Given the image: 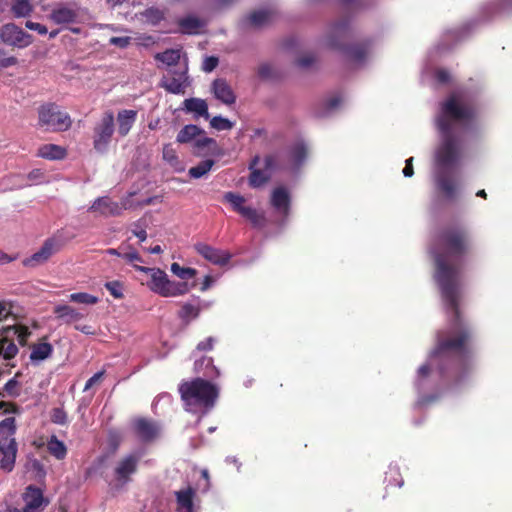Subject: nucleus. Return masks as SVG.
Segmentation results:
<instances>
[{
	"mask_svg": "<svg viewBox=\"0 0 512 512\" xmlns=\"http://www.w3.org/2000/svg\"><path fill=\"white\" fill-rule=\"evenodd\" d=\"M466 247L465 234L453 230L439 235L431 251L435 261L434 279L450 315V324L447 330L438 332L435 349L417 369L414 387L420 407L436 403L470 370L465 343L472 332L459 311L462 296L460 265Z\"/></svg>",
	"mask_w": 512,
	"mask_h": 512,
	"instance_id": "obj_1",
	"label": "nucleus"
},
{
	"mask_svg": "<svg viewBox=\"0 0 512 512\" xmlns=\"http://www.w3.org/2000/svg\"><path fill=\"white\" fill-rule=\"evenodd\" d=\"M484 122L483 109L468 89H456L439 103L433 178L437 191L447 200L455 199L460 190L466 138L478 133Z\"/></svg>",
	"mask_w": 512,
	"mask_h": 512,
	"instance_id": "obj_2",
	"label": "nucleus"
},
{
	"mask_svg": "<svg viewBox=\"0 0 512 512\" xmlns=\"http://www.w3.org/2000/svg\"><path fill=\"white\" fill-rule=\"evenodd\" d=\"M352 37V29L347 20L337 21L330 25L325 36V44L331 49L342 51L347 60L354 66L364 65L373 54L371 41H364L347 46Z\"/></svg>",
	"mask_w": 512,
	"mask_h": 512,
	"instance_id": "obj_3",
	"label": "nucleus"
},
{
	"mask_svg": "<svg viewBox=\"0 0 512 512\" xmlns=\"http://www.w3.org/2000/svg\"><path fill=\"white\" fill-rule=\"evenodd\" d=\"M179 393L186 411L204 415L214 407L219 390L209 381L195 378L182 382L179 385Z\"/></svg>",
	"mask_w": 512,
	"mask_h": 512,
	"instance_id": "obj_4",
	"label": "nucleus"
},
{
	"mask_svg": "<svg viewBox=\"0 0 512 512\" xmlns=\"http://www.w3.org/2000/svg\"><path fill=\"white\" fill-rule=\"evenodd\" d=\"M134 268L149 277L146 286L151 292L161 297H180L186 295L191 289L187 282L171 280L167 273L160 268L139 265H134Z\"/></svg>",
	"mask_w": 512,
	"mask_h": 512,
	"instance_id": "obj_5",
	"label": "nucleus"
},
{
	"mask_svg": "<svg viewBox=\"0 0 512 512\" xmlns=\"http://www.w3.org/2000/svg\"><path fill=\"white\" fill-rule=\"evenodd\" d=\"M15 418L7 417L0 422V454L2 456L0 460V467L10 472L14 468L16 454H17V443L15 441Z\"/></svg>",
	"mask_w": 512,
	"mask_h": 512,
	"instance_id": "obj_6",
	"label": "nucleus"
},
{
	"mask_svg": "<svg viewBox=\"0 0 512 512\" xmlns=\"http://www.w3.org/2000/svg\"><path fill=\"white\" fill-rule=\"evenodd\" d=\"M71 124L70 116L54 103L41 105L38 109V127L45 131H66Z\"/></svg>",
	"mask_w": 512,
	"mask_h": 512,
	"instance_id": "obj_7",
	"label": "nucleus"
},
{
	"mask_svg": "<svg viewBox=\"0 0 512 512\" xmlns=\"http://www.w3.org/2000/svg\"><path fill=\"white\" fill-rule=\"evenodd\" d=\"M29 334L28 329L22 326H7L4 328L0 339V356L5 360L13 359L19 350L12 339L16 338L21 345H24Z\"/></svg>",
	"mask_w": 512,
	"mask_h": 512,
	"instance_id": "obj_8",
	"label": "nucleus"
},
{
	"mask_svg": "<svg viewBox=\"0 0 512 512\" xmlns=\"http://www.w3.org/2000/svg\"><path fill=\"white\" fill-rule=\"evenodd\" d=\"M115 131V119L112 112H105L95 124L93 132V147L99 153H105Z\"/></svg>",
	"mask_w": 512,
	"mask_h": 512,
	"instance_id": "obj_9",
	"label": "nucleus"
},
{
	"mask_svg": "<svg viewBox=\"0 0 512 512\" xmlns=\"http://www.w3.org/2000/svg\"><path fill=\"white\" fill-rule=\"evenodd\" d=\"M142 456V451H134L124 455L115 463L113 473L116 487H123L131 480Z\"/></svg>",
	"mask_w": 512,
	"mask_h": 512,
	"instance_id": "obj_10",
	"label": "nucleus"
},
{
	"mask_svg": "<svg viewBox=\"0 0 512 512\" xmlns=\"http://www.w3.org/2000/svg\"><path fill=\"white\" fill-rule=\"evenodd\" d=\"M0 39L3 43L17 47L26 48L33 42V37L14 23H8L0 28Z\"/></svg>",
	"mask_w": 512,
	"mask_h": 512,
	"instance_id": "obj_11",
	"label": "nucleus"
},
{
	"mask_svg": "<svg viewBox=\"0 0 512 512\" xmlns=\"http://www.w3.org/2000/svg\"><path fill=\"white\" fill-rule=\"evenodd\" d=\"M22 499L24 506L17 512H43L49 501L43 495V491L33 485L26 487Z\"/></svg>",
	"mask_w": 512,
	"mask_h": 512,
	"instance_id": "obj_12",
	"label": "nucleus"
},
{
	"mask_svg": "<svg viewBox=\"0 0 512 512\" xmlns=\"http://www.w3.org/2000/svg\"><path fill=\"white\" fill-rule=\"evenodd\" d=\"M270 205L274 212L285 222L291 210V195L289 190L284 186L274 188L270 196Z\"/></svg>",
	"mask_w": 512,
	"mask_h": 512,
	"instance_id": "obj_13",
	"label": "nucleus"
},
{
	"mask_svg": "<svg viewBox=\"0 0 512 512\" xmlns=\"http://www.w3.org/2000/svg\"><path fill=\"white\" fill-rule=\"evenodd\" d=\"M130 206L127 200H123L121 203L115 202L107 196L98 197L93 201L88 211L97 212L101 216H119L123 210L128 209Z\"/></svg>",
	"mask_w": 512,
	"mask_h": 512,
	"instance_id": "obj_14",
	"label": "nucleus"
},
{
	"mask_svg": "<svg viewBox=\"0 0 512 512\" xmlns=\"http://www.w3.org/2000/svg\"><path fill=\"white\" fill-rule=\"evenodd\" d=\"M259 161V157H255L250 164L249 185L253 188H259L265 184L271 177V171L276 165V159L273 156H268L264 159L263 169L255 167Z\"/></svg>",
	"mask_w": 512,
	"mask_h": 512,
	"instance_id": "obj_15",
	"label": "nucleus"
},
{
	"mask_svg": "<svg viewBox=\"0 0 512 512\" xmlns=\"http://www.w3.org/2000/svg\"><path fill=\"white\" fill-rule=\"evenodd\" d=\"M195 250L207 261L219 266L226 265L232 257L228 251L215 248L205 243L196 244Z\"/></svg>",
	"mask_w": 512,
	"mask_h": 512,
	"instance_id": "obj_16",
	"label": "nucleus"
},
{
	"mask_svg": "<svg viewBox=\"0 0 512 512\" xmlns=\"http://www.w3.org/2000/svg\"><path fill=\"white\" fill-rule=\"evenodd\" d=\"M189 85L187 68L181 72H173L172 76H165L162 79V86L170 93L182 94Z\"/></svg>",
	"mask_w": 512,
	"mask_h": 512,
	"instance_id": "obj_17",
	"label": "nucleus"
},
{
	"mask_svg": "<svg viewBox=\"0 0 512 512\" xmlns=\"http://www.w3.org/2000/svg\"><path fill=\"white\" fill-rule=\"evenodd\" d=\"M211 92L217 100L225 105H232L236 102V95L225 79H215L211 85Z\"/></svg>",
	"mask_w": 512,
	"mask_h": 512,
	"instance_id": "obj_18",
	"label": "nucleus"
},
{
	"mask_svg": "<svg viewBox=\"0 0 512 512\" xmlns=\"http://www.w3.org/2000/svg\"><path fill=\"white\" fill-rule=\"evenodd\" d=\"M77 16V11L72 6L57 4L52 8L49 19L57 25H63L74 23Z\"/></svg>",
	"mask_w": 512,
	"mask_h": 512,
	"instance_id": "obj_19",
	"label": "nucleus"
},
{
	"mask_svg": "<svg viewBox=\"0 0 512 512\" xmlns=\"http://www.w3.org/2000/svg\"><path fill=\"white\" fill-rule=\"evenodd\" d=\"M134 429L137 436L145 442L152 441L155 439L159 432L160 427L156 422L147 419H137L134 422Z\"/></svg>",
	"mask_w": 512,
	"mask_h": 512,
	"instance_id": "obj_20",
	"label": "nucleus"
},
{
	"mask_svg": "<svg viewBox=\"0 0 512 512\" xmlns=\"http://www.w3.org/2000/svg\"><path fill=\"white\" fill-rule=\"evenodd\" d=\"M422 80L431 85H445L450 82L451 75L445 69L426 66L422 71Z\"/></svg>",
	"mask_w": 512,
	"mask_h": 512,
	"instance_id": "obj_21",
	"label": "nucleus"
},
{
	"mask_svg": "<svg viewBox=\"0 0 512 512\" xmlns=\"http://www.w3.org/2000/svg\"><path fill=\"white\" fill-rule=\"evenodd\" d=\"M57 243L54 239H48L43 246L25 261L26 265L33 266L46 262L56 251Z\"/></svg>",
	"mask_w": 512,
	"mask_h": 512,
	"instance_id": "obj_22",
	"label": "nucleus"
},
{
	"mask_svg": "<svg viewBox=\"0 0 512 512\" xmlns=\"http://www.w3.org/2000/svg\"><path fill=\"white\" fill-rule=\"evenodd\" d=\"M195 495L196 491L190 486L176 491L177 512H196L193 504Z\"/></svg>",
	"mask_w": 512,
	"mask_h": 512,
	"instance_id": "obj_23",
	"label": "nucleus"
},
{
	"mask_svg": "<svg viewBox=\"0 0 512 512\" xmlns=\"http://www.w3.org/2000/svg\"><path fill=\"white\" fill-rule=\"evenodd\" d=\"M201 312V298L193 296L189 301L184 302L178 312L179 318L185 323L198 318Z\"/></svg>",
	"mask_w": 512,
	"mask_h": 512,
	"instance_id": "obj_24",
	"label": "nucleus"
},
{
	"mask_svg": "<svg viewBox=\"0 0 512 512\" xmlns=\"http://www.w3.org/2000/svg\"><path fill=\"white\" fill-rule=\"evenodd\" d=\"M178 25L182 33L195 35L201 33L207 22L195 15H187L178 20Z\"/></svg>",
	"mask_w": 512,
	"mask_h": 512,
	"instance_id": "obj_25",
	"label": "nucleus"
},
{
	"mask_svg": "<svg viewBox=\"0 0 512 512\" xmlns=\"http://www.w3.org/2000/svg\"><path fill=\"white\" fill-rule=\"evenodd\" d=\"M183 110L192 113L194 118L203 117L209 119L208 105L204 99L188 98L183 102Z\"/></svg>",
	"mask_w": 512,
	"mask_h": 512,
	"instance_id": "obj_26",
	"label": "nucleus"
},
{
	"mask_svg": "<svg viewBox=\"0 0 512 512\" xmlns=\"http://www.w3.org/2000/svg\"><path fill=\"white\" fill-rule=\"evenodd\" d=\"M307 146L303 141L296 142L288 153L289 169L299 168L307 157Z\"/></svg>",
	"mask_w": 512,
	"mask_h": 512,
	"instance_id": "obj_27",
	"label": "nucleus"
},
{
	"mask_svg": "<svg viewBox=\"0 0 512 512\" xmlns=\"http://www.w3.org/2000/svg\"><path fill=\"white\" fill-rule=\"evenodd\" d=\"M137 118V111L135 110H121L117 114L118 133L121 136H126L133 127Z\"/></svg>",
	"mask_w": 512,
	"mask_h": 512,
	"instance_id": "obj_28",
	"label": "nucleus"
},
{
	"mask_svg": "<svg viewBox=\"0 0 512 512\" xmlns=\"http://www.w3.org/2000/svg\"><path fill=\"white\" fill-rule=\"evenodd\" d=\"M483 11L488 17L512 13V0H489Z\"/></svg>",
	"mask_w": 512,
	"mask_h": 512,
	"instance_id": "obj_29",
	"label": "nucleus"
},
{
	"mask_svg": "<svg viewBox=\"0 0 512 512\" xmlns=\"http://www.w3.org/2000/svg\"><path fill=\"white\" fill-rule=\"evenodd\" d=\"M273 18V12L271 10L260 9L252 12L245 19L246 25L253 28H261L266 24L270 23Z\"/></svg>",
	"mask_w": 512,
	"mask_h": 512,
	"instance_id": "obj_30",
	"label": "nucleus"
},
{
	"mask_svg": "<svg viewBox=\"0 0 512 512\" xmlns=\"http://www.w3.org/2000/svg\"><path fill=\"white\" fill-rule=\"evenodd\" d=\"M194 370L196 373H202L205 377L211 379L220 375L219 370L213 365V360L210 357L195 359Z\"/></svg>",
	"mask_w": 512,
	"mask_h": 512,
	"instance_id": "obj_31",
	"label": "nucleus"
},
{
	"mask_svg": "<svg viewBox=\"0 0 512 512\" xmlns=\"http://www.w3.org/2000/svg\"><path fill=\"white\" fill-rule=\"evenodd\" d=\"M53 347L48 342L34 344L31 347L30 360L33 364H39L52 355Z\"/></svg>",
	"mask_w": 512,
	"mask_h": 512,
	"instance_id": "obj_32",
	"label": "nucleus"
},
{
	"mask_svg": "<svg viewBox=\"0 0 512 512\" xmlns=\"http://www.w3.org/2000/svg\"><path fill=\"white\" fill-rule=\"evenodd\" d=\"M10 11L15 18H27L34 11L31 0H11Z\"/></svg>",
	"mask_w": 512,
	"mask_h": 512,
	"instance_id": "obj_33",
	"label": "nucleus"
},
{
	"mask_svg": "<svg viewBox=\"0 0 512 512\" xmlns=\"http://www.w3.org/2000/svg\"><path fill=\"white\" fill-rule=\"evenodd\" d=\"M240 215L255 228H262L266 224L265 214L250 205H247Z\"/></svg>",
	"mask_w": 512,
	"mask_h": 512,
	"instance_id": "obj_34",
	"label": "nucleus"
},
{
	"mask_svg": "<svg viewBox=\"0 0 512 512\" xmlns=\"http://www.w3.org/2000/svg\"><path fill=\"white\" fill-rule=\"evenodd\" d=\"M344 103V98L340 94H334L329 96L327 99H325L322 103V108L320 111L317 112V115L319 117H325L336 110H338L342 104Z\"/></svg>",
	"mask_w": 512,
	"mask_h": 512,
	"instance_id": "obj_35",
	"label": "nucleus"
},
{
	"mask_svg": "<svg viewBox=\"0 0 512 512\" xmlns=\"http://www.w3.org/2000/svg\"><path fill=\"white\" fill-rule=\"evenodd\" d=\"M65 155V149L55 144H46L38 149V156L44 159L59 160L64 158Z\"/></svg>",
	"mask_w": 512,
	"mask_h": 512,
	"instance_id": "obj_36",
	"label": "nucleus"
},
{
	"mask_svg": "<svg viewBox=\"0 0 512 512\" xmlns=\"http://www.w3.org/2000/svg\"><path fill=\"white\" fill-rule=\"evenodd\" d=\"M201 134H204V132L197 125L188 124V125H185L178 132L176 141L181 144L189 143L192 140L195 141L196 137L200 136Z\"/></svg>",
	"mask_w": 512,
	"mask_h": 512,
	"instance_id": "obj_37",
	"label": "nucleus"
},
{
	"mask_svg": "<svg viewBox=\"0 0 512 512\" xmlns=\"http://www.w3.org/2000/svg\"><path fill=\"white\" fill-rule=\"evenodd\" d=\"M54 313L58 318L64 320L67 323L83 318V315L80 312L69 305H57L54 308Z\"/></svg>",
	"mask_w": 512,
	"mask_h": 512,
	"instance_id": "obj_38",
	"label": "nucleus"
},
{
	"mask_svg": "<svg viewBox=\"0 0 512 512\" xmlns=\"http://www.w3.org/2000/svg\"><path fill=\"white\" fill-rule=\"evenodd\" d=\"M223 201L228 203L232 210L239 215L241 214V211H243L247 206L246 199L242 195L235 192H226L223 195Z\"/></svg>",
	"mask_w": 512,
	"mask_h": 512,
	"instance_id": "obj_39",
	"label": "nucleus"
},
{
	"mask_svg": "<svg viewBox=\"0 0 512 512\" xmlns=\"http://www.w3.org/2000/svg\"><path fill=\"white\" fill-rule=\"evenodd\" d=\"M163 160L176 170H183V166L178 158L176 150L171 144H165L162 151Z\"/></svg>",
	"mask_w": 512,
	"mask_h": 512,
	"instance_id": "obj_40",
	"label": "nucleus"
},
{
	"mask_svg": "<svg viewBox=\"0 0 512 512\" xmlns=\"http://www.w3.org/2000/svg\"><path fill=\"white\" fill-rule=\"evenodd\" d=\"M214 164V160L206 159L198 163L196 166L191 167L188 171V174L191 178L199 179L206 175L212 169Z\"/></svg>",
	"mask_w": 512,
	"mask_h": 512,
	"instance_id": "obj_41",
	"label": "nucleus"
},
{
	"mask_svg": "<svg viewBox=\"0 0 512 512\" xmlns=\"http://www.w3.org/2000/svg\"><path fill=\"white\" fill-rule=\"evenodd\" d=\"M181 57V51L179 49H167L162 53H157L155 59L161 61L167 66L176 65Z\"/></svg>",
	"mask_w": 512,
	"mask_h": 512,
	"instance_id": "obj_42",
	"label": "nucleus"
},
{
	"mask_svg": "<svg viewBox=\"0 0 512 512\" xmlns=\"http://www.w3.org/2000/svg\"><path fill=\"white\" fill-rule=\"evenodd\" d=\"M48 450L57 459H63L67 453L64 443L58 440L55 436L51 437L48 441Z\"/></svg>",
	"mask_w": 512,
	"mask_h": 512,
	"instance_id": "obj_43",
	"label": "nucleus"
},
{
	"mask_svg": "<svg viewBox=\"0 0 512 512\" xmlns=\"http://www.w3.org/2000/svg\"><path fill=\"white\" fill-rule=\"evenodd\" d=\"M170 270L175 276L184 281L193 278L197 274L196 269L190 267H182L176 262L171 264Z\"/></svg>",
	"mask_w": 512,
	"mask_h": 512,
	"instance_id": "obj_44",
	"label": "nucleus"
},
{
	"mask_svg": "<svg viewBox=\"0 0 512 512\" xmlns=\"http://www.w3.org/2000/svg\"><path fill=\"white\" fill-rule=\"evenodd\" d=\"M69 300L71 302L85 304V305H94L98 303L99 299L98 297L85 293V292H79V293H72L69 296Z\"/></svg>",
	"mask_w": 512,
	"mask_h": 512,
	"instance_id": "obj_45",
	"label": "nucleus"
},
{
	"mask_svg": "<svg viewBox=\"0 0 512 512\" xmlns=\"http://www.w3.org/2000/svg\"><path fill=\"white\" fill-rule=\"evenodd\" d=\"M20 389V383L17 381L16 377H13L5 383L3 387V396L16 398L20 395Z\"/></svg>",
	"mask_w": 512,
	"mask_h": 512,
	"instance_id": "obj_46",
	"label": "nucleus"
},
{
	"mask_svg": "<svg viewBox=\"0 0 512 512\" xmlns=\"http://www.w3.org/2000/svg\"><path fill=\"white\" fill-rule=\"evenodd\" d=\"M143 15L153 25L158 24L164 19V12L156 7L146 9Z\"/></svg>",
	"mask_w": 512,
	"mask_h": 512,
	"instance_id": "obj_47",
	"label": "nucleus"
},
{
	"mask_svg": "<svg viewBox=\"0 0 512 512\" xmlns=\"http://www.w3.org/2000/svg\"><path fill=\"white\" fill-rule=\"evenodd\" d=\"M210 125L212 128L218 131L230 130L233 127V123L229 119L222 116H214L210 120Z\"/></svg>",
	"mask_w": 512,
	"mask_h": 512,
	"instance_id": "obj_48",
	"label": "nucleus"
},
{
	"mask_svg": "<svg viewBox=\"0 0 512 512\" xmlns=\"http://www.w3.org/2000/svg\"><path fill=\"white\" fill-rule=\"evenodd\" d=\"M105 288L110 292V294L116 298L120 299L123 297V285L119 281H109L105 283Z\"/></svg>",
	"mask_w": 512,
	"mask_h": 512,
	"instance_id": "obj_49",
	"label": "nucleus"
},
{
	"mask_svg": "<svg viewBox=\"0 0 512 512\" xmlns=\"http://www.w3.org/2000/svg\"><path fill=\"white\" fill-rule=\"evenodd\" d=\"M194 146L199 150H202L206 147H216V141L212 138L206 137L201 134L200 136L196 137L194 141Z\"/></svg>",
	"mask_w": 512,
	"mask_h": 512,
	"instance_id": "obj_50",
	"label": "nucleus"
},
{
	"mask_svg": "<svg viewBox=\"0 0 512 512\" xmlns=\"http://www.w3.org/2000/svg\"><path fill=\"white\" fill-rule=\"evenodd\" d=\"M51 421L55 424L64 425L67 422V414L62 408H54L51 412Z\"/></svg>",
	"mask_w": 512,
	"mask_h": 512,
	"instance_id": "obj_51",
	"label": "nucleus"
},
{
	"mask_svg": "<svg viewBox=\"0 0 512 512\" xmlns=\"http://www.w3.org/2000/svg\"><path fill=\"white\" fill-rule=\"evenodd\" d=\"M25 27L29 30L36 31L40 35H46L48 33V29L45 25L30 20L25 22Z\"/></svg>",
	"mask_w": 512,
	"mask_h": 512,
	"instance_id": "obj_52",
	"label": "nucleus"
},
{
	"mask_svg": "<svg viewBox=\"0 0 512 512\" xmlns=\"http://www.w3.org/2000/svg\"><path fill=\"white\" fill-rule=\"evenodd\" d=\"M218 65V58L214 56L206 57L202 64V69L205 72L213 71Z\"/></svg>",
	"mask_w": 512,
	"mask_h": 512,
	"instance_id": "obj_53",
	"label": "nucleus"
},
{
	"mask_svg": "<svg viewBox=\"0 0 512 512\" xmlns=\"http://www.w3.org/2000/svg\"><path fill=\"white\" fill-rule=\"evenodd\" d=\"M131 42V38L128 36L125 37H111L109 39V44L120 47V48H126Z\"/></svg>",
	"mask_w": 512,
	"mask_h": 512,
	"instance_id": "obj_54",
	"label": "nucleus"
},
{
	"mask_svg": "<svg viewBox=\"0 0 512 512\" xmlns=\"http://www.w3.org/2000/svg\"><path fill=\"white\" fill-rule=\"evenodd\" d=\"M258 75L263 79H268L272 75V67L268 63H262L258 67Z\"/></svg>",
	"mask_w": 512,
	"mask_h": 512,
	"instance_id": "obj_55",
	"label": "nucleus"
},
{
	"mask_svg": "<svg viewBox=\"0 0 512 512\" xmlns=\"http://www.w3.org/2000/svg\"><path fill=\"white\" fill-rule=\"evenodd\" d=\"M104 372L103 371H100V372H97L95 373L92 377H90L86 383H85V386H84V391H87L89 390L94 384H96L97 382H99L103 376Z\"/></svg>",
	"mask_w": 512,
	"mask_h": 512,
	"instance_id": "obj_56",
	"label": "nucleus"
},
{
	"mask_svg": "<svg viewBox=\"0 0 512 512\" xmlns=\"http://www.w3.org/2000/svg\"><path fill=\"white\" fill-rule=\"evenodd\" d=\"M214 338L209 337L204 341H201L198 345L196 350L197 351H209L213 348Z\"/></svg>",
	"mask_w": 512,
	"mask_h": 512,
	"instance_id": "obj_57",
	"label": "nucleus"
},
{
	"mask_svg": "<svg viewBox=\"0 0 512 512\" xmlns=\"http://www.w3.org/2000/svg\"><path fill=\"white\" fill-rule=\"evenodd\" d=\"M402 173H403V175L405 177H412L413 176V174H414L413 157H410V158L406 159L405 167L403 168Z\"/></svg>",
	"mask_w": 512,
	"mask_h": 512,
	"instance_id": "obj_58",
	"label": "nucleus"
},
{
	"mask_svg": "<svg viewBox=\"0 0 512 512\" xmlns=\"http://www.w3.org/2000/svg\"><path fill=\"white\" fill-rule=\"evenodd\" d=\"M315 61L314 57L311 55H306L297 59V65L302 68H308Z\"/></svg>",
	"mask_w": 512,
	"mask_h": 512,
	"instance_id": "obj_59",
	"label": "nucleus"
},
{
	"mask_svg": "<svg viewBox=\"0 0 512 512\" xmlns=\"http://www.w3.org/2000/svg\"><path fill=\"white\" fill-rule=\"evenodd\" d=\"M10 313V304L7 301H0V320L5 319Z\"/></svg>",
	"mask_w": 512,
	"mask_h": 512,
	"instance_id": "obj_60",
	"label": "nucleus"
},
{
	"mask_svg": "<svg viewBox=\"0 0 512 512\" xmlns=\"http://www.w3.org/2000/svg\"><path fill=\"white\" fill-rule=\"evenodd\" d=\"M214 282H215V279L212 276L206 275L203 279L200 290L202 292L207 291L209 288H211V286L213 285Z\"/></svg>",
	"mask_w": 512,
	"mask_h": 512,
	"instance_id": "obj_61",
	"label": "nucleus"
},
{
	"mask_svg": "<svg viewBox=\"0 0 512 512\" xmlns=\"http://www.w3.org/2000/svg\"><path fill=\"white\" fill-rule=\"evenodd\" d=\"M30 465L31 468L37 473L38 477H43L45 475L43 466L38 460L31 461Z\"/></svg>",
	"mask_w": 512,
	"mask_h": 512,
	"instance_id": "obj_62",
	"label": "nucleus"
},
{
	"mask_svg": "<svg viewBox=\"0 0 512 512\" xmlns=\"http://www.w3.org/2000/svg\"><path fill=\"white\" fill-rule=\"evenodd\" d=\"M123 258L129 262H134V261L142 262L141 256L136 251L124 253Z\"/></svg>",
	"mask_w": 512,
	"mask_h": 512,
	"instance_id": "obj_63",
	"label": "nucleus"
},
{
	"mask_svg": "<svg viewBox=\"0 0 512 512\" xmlns=\"http://www.w3.org/2000/svg\"><path fill=\"white\" fill-rule=\"evenodd\" d=\"M0 410H2L3 413H14V412H16L17 408L12 403L0 402Z\"/></svg>",
	"mask_w": 512,
	"mask_h": 512,
	"instance_id": "obj_64",
	"label": "nucleus"
}]
</instances>
